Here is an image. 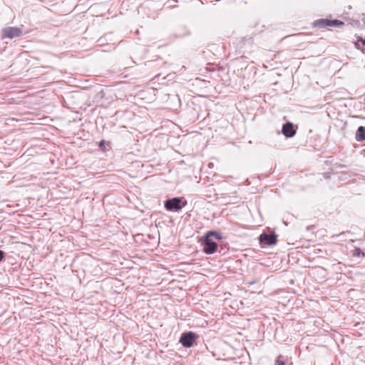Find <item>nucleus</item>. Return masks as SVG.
<instances>
[{
    "instance_id": "nucleus-1",
    "label": "nucleus",
    "mask_w": 365,
    "mask_h": 365,
    "mask_svg": "<svg viewBox=\"0 0 365 365\" xmlns=\"http://www.w3.org/2000/svg\"><path fill=\"white\" fill-rule=\"evenodd\" d=\"M344 25V22L339 20H329L326 19H320L312 23L314 28H325L327 26H341Z\"/></svg>"
},
{
    "instance_id": "nucleus-2",
    "label": "nucleus",
    "mask_w": 365,
    "mask_h": 365,
    "mask_svg": "<svg viewBox=\"0 0 365 365\" xmlns=\"http://www.w3.org/2000/svg\"><path fill=\"white\" fill-rule=\"evenodd\" d=\"M23 34L22 30L18 27H6L1 31L2 38H13L14 37H19Z\"/></svg>"
},
{
    "instance_id": "nucleus-3",
    "label": "nucleus",
    "mask_w": 365,
    "mask_h": 365,
    "mask_svg": "<svg viewBox=\"0 0 365 365\" xmlns=\"http://www.w3.org/2000/svg\"><path fill=\"white\" fill-rule=\"evenodd\" d=\"M197 336L192 331L184 333L182 334L180 342L185 347H191L193 345Z\"/></svg>"
},
{
    "instance_id": "nucleus-4",
    "label": "nucleus",
    "mask_w": 365,
    "mask_h": 365,
    "mask_svg": "<svg viewBox=\"0 0 365 365\" xmlns=\"http://www.w3.org/2000/svg\"><path fill=\"white\" fill-rule=\"evenodd\" d=\"M203 251L208 255L213 254L217 249V244L213 242L212 239L205 236V240L203 242Z\"/></svg>"
},
{
    "instance_id": "nucleus-5",
    "label": "nucleus",
    "mask_w": 365,
    "mask_h": 365,
    "mask_svg": "<svg viewBox=\"0 0 365 365\" xmlns=\"http://www.w3.org/2000/svg\"><path fill=\"white\" fill-rule=\"evenodd\" d=\"M180 202V198L173 197L165 202V207L169 211H178L181 209Z\"/></svg>"
},
{
    "instance_id": "nucleus-6",
    "label": "nucleus",
    "mask_w": 365,
    "mask_h": 365,
    "mask_svg": "<svg viewBox=\"0 0 365 365\" xmlns=\"http://www.w3.org/2000/svg\"><path fill=\"white\" fill-rule=\"evenodd\" d=\"M277 235L272 232L271 234L262 233L259 236V241L261 243L271 246L277 244Z\"/></svg>"
},
{
    "instance_id": "nucleus-7",
    "label": "nucleus",
    "mask_w": 365,
    "mask_h": 365,
    "mask_svg": "<svg viewBox=\"0 0 365 365\" xmlns=\"http://www.w3.org/2000/svg\"><path fill=\"white\" fill-rule=\"evenodd\" d=\"M282 132L285 137L292 138L296 134L297 131L292 123L287 122L282 125Z\"/></svg>"
},
{
    "instance_id": "nucleus-8",
    "label": "nucleus",
    "mask_w": 365,
    "mask_h": 365,
    "mask_svg": "<svg viewBox=\"0 0 365 365\" xmlns=\"http://www.w3.org/2000/svg\"><path fill=\"white\" fill-rule=\"evenodd\" d=\"M355 138L359 142L365 140V127L359 126L358 128Z\"/></svg>"
},
{
    "instance_id": "nucleus-9",
    "label": "nucleus",
    "mask_w": 365,
    "mask_h": 365,
    "mask_svg": "<svg viewBox=\"0 0 365 365\" xmlns=\"http://www.w3.org/2000/svg\"><path fill=\"white\" fill-rule=\"evenodd\" d=\"M205 235H207V237H210V239L212 237H215L217 240H221L222 239L221 235L220 233L215 232V231H210Z\"/></svg>"
},
{
    "instance_id": "nucleus-10",
    "label": "nucleus",
    "mask_w": 365,
    "mask_h": 365,
    "mask_svg": "<svg viewBox=\"0 0 365 365\" xmlns=\"http://www.w3.org/2000/svg\"><path fill=\"white\" fill-rule=\"evenodd\" d=\"M275 365H284V359L282 356H279L276 360Z\"/></svg>"
},
{
    "instance_id": "nucleus-11",
    "label": "nucleus",
    "mask_w": 365,
    "mask_h": 365,
    "mask_svg": "<svg viewBox=\"0 0 365 365\" xmlns=\"http://www.w3.org/2000/svg\"><path fill=\"white\" fill-rule=\"evenodd\" d=\"M355 47L358 49H361V51L364 53V51L361 48L360 41H358V38L356 41L354 43Z\"/></svg>"
},
{
    "instance_id": "nucleus-12",
    "label": "nucleus",
    "mask_w": 365,
    "mask_h": 365,
    "mask_svg": "<svg viewBox=\"0 0 365 365\" xmlns=\"http://www.w3.org/2000/svg\"><path fill=\"white\" fill-rule=\"evenodd\" d=\"M357 38H358V41H360V43H361L362 46H365V39L361 36H357Z\"/></svg>"
},
{
    "instance_id": "nucleus-13",
    "label": "nucleus",
    "mask_w": 365,
    "mask_h": 365,
    "mask_svg": "<svg viewBox=\"0 0 365 365\" xmlns=\"http://www.w3.org/2000/svg\"><path fill=\"white\" fill-rule=\"evenodd\" d=\"M99 147L101 148V149L102 150H104L106 148V146H105V141L104 140H102L100 144H99Z\"/></svg>"
},
{
    "instance_id": "nucleus-14",
    "label": "nucleus",
    "mask_w": 365,
    "mask_h": 365,
    "mask_svg": "<svg viewBox=\"0 0 365 365\" xmlns=\"http://www.w3.org/2000/svg\"><path fill=\"white\" fill-rule=\"evenodd\" d=\"M4 252L0 250V262L2 261V259H4Z\"/></svg>"
}]
</instances>
